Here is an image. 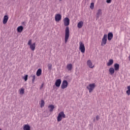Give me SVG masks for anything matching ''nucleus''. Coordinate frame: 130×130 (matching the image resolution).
<instances>
[{"label": "nucleus", "instance_id": "24", "mask_svg": "<svg viewBox=\"0 0 130 130\" xmlns=\"http://www.w3.org/2000/svg\"><path fill=\"white\" fill-rule=\"evenodd\" d=\"M19 94H20V95H23V94L25 93V90L23 88H21L19 90Z\"/></svg>", "mask_w": 130, "mask_h": 130}, {"label": "nucleus", "instance_id": "11", "mask_svg": "<svg viewBox=\"0 0 130 130\" xmlns=\"http://www.w3.org/2000/svg\"><path fill=\"white\" fill-rule=\"evenodd\" d=\"M112 38H113V34H112V32H109L108 34V40L109 41H111Z\"/></svg>", "mask_w": 130, "mask_h": 130}, {"label": "nucleus", "instance_id": "17", "mask_svg": "<svg viewBox=\"0 0 130 130\" xmlns=\"http://www.w3.org/2000/svg\"><path fill=\"white\" fill-rule=\"evenodd\" d=\"M113 64V59H110L108 62L107 63V66L108 67H110V66H112Z\"/></svg>", "mask_w": 130, "mask_h": 130}, {"label": "nucleus", "instance_id": "10", "mask_svg": "<svg viewBox=\"0 0 130 130\" xmlns=\"http://www.w3.org/2000/svg\"><path fill=\"white\" fill-rule=\"evenodd\" d=\"M60 84H61V79H57L55 83V85L56 87H57L58 88H59V87H60Z\"/></svg>", "mask_w": 130, "mask_h": 130}, {"label": "nucleus", "instance_id": "34", "mask_svg": "<svg viewBox=\"0 0 130 130\" xmlns=\"http://www.w3.org/2000/svg\"><path fill=\"white\" fill-rule=\"evenodd\" d=\"M93 121H94V122L95 121V119H93Z\"/></svg>", "mask_w": 130, "mask_h": 130}, {"label": "nucleus", "instance_id": "8", "mask_svg": "<svg viewBox=\"0 0 130 130\" xmlns=\"http://www.w3.org/2000/svg\"><path fill=\"white\" fill-rule=\"evenodd\" d=\"M55 20L56 22H59L61 20V15L59 14L55 15Z\"/></svg>", "mask_w": 130, "mask_h": 130}, {"label": "nucleus", "instance_id": "6", "mask_svg": "<svg viewBox=\"0 0 130 130\" xmlns=\"http://www.w3.org/2000/svg\"><path fill=\"white\" fill-rule=\"evenodd\" d=\"M107 42V35L105 34L104 35V36L102 40L101 46H104V45L106 44Z\"/></svg>", "mask_w": 130, "mask_h": 130}, {"label": "nucleus", "instance_id": "19", "mask_svg": "<svg viewBox=\"0 0 130 130\" xmlns=\"http://www.w3.org/2000/svg\"><path fill=\"white\" fill-rule=\"evenodd\" d=\"M42 73V70H41V69H39L37 71V77H39L40 76H41V74Z\"/></svg>", "mask_w": 130, "mask_h": 130}, {"label": "nucleus", "instance_id": "9", "mask_svg": "<svg viewBox=\"0 0 130 130\" xmlns=\"http://www.w3.org/2000/svg\"><path fill=\"white\" fill-rule=\"evenodd\" d=\"M64 25L65 26H69V25H70V19H69V18L68 17H66L64 19Z\"/></svg>", "mask_w": 130, "mask_h": 130}, {"label": "nucleus", "instance_id": "7", "mask_svg": "<svg viewBox=\"0 0 130 130\" xmlns=\"http://www.w3.org/2000/svg\"><path fill=\"white\" fill-rule=\"evenodd\" d=\"M68 83L67 80L63 81L61 85V89H66V88H68Z\"/></svg>", "mask_w": 130, "mask_h": 130}, {"label": "nucleus", "instance_id": "26", "mask_svg": "<svg viewBox=\"0 0 130 130\" xmlns=\"http://www.w3.org/2000/svg\"><path fill=\"white\" fill-rule=\"evenodd\" d=\"M32 79L31 80L32 84H34L35 82V79H36V76L33 75L32 77Z\"/></svg>", "mask_w": 130, "mask_h": 130}, {"label": "nucleus", "instance_id": "4", "mask_svg": "<svg viewBox=\"0 0 130 130\" xmlns=\"http://www.w3.org/2000/svg\"><path fill=\"white\" fill-rule=\"evenodd\" d=\"M27 44L29 46L30 49H31V50H32V51H34V50H35L36 44L35 43L32 44V40H29Z\"/></svg>", "mask_w": 130, "mask_h": 130}, {"label": "nucleus", "instance_id": "1", "mask_svg": "<svg viewBox=\"0 0 130 130\" xmlns=\"http://www.w3.org/2000/svg\"><path fill=\"white\" fill-rule=\"evenodd\" d=\"M69 38H70V27H69V26H67L65 29V43H67V42H68Z\"/></svg>", "mask_w": 130, "mask_h": 130}, {"label": "nucleus", "instance_id": "35", "mask_svg": "<svg viewBox=\"0 0 130 130\" xmlns=\"http://www.w3.org/2000/svg\"><path fill=\"white\" fill-rule=\"evenodd\" d=\"M60 2H61V1H62V0H59Z\"/></svg>", "mask_w": 130, "mask_h": 130}, {"label": "nucleus", "instance_id": "21", "mask_svg": "<svg viewBox=\"0 0 130 130\" xmlns=\"http://www.w3.org/2000/svg\"><path fill=\"white\" fill-rule=\"evenodd\" d=\"M23 29H24V28L22 26H18L17 27V32H18L19 33H21V32L23 31Z\"/></svg>", "mask_w": 130, "mask_h": 130}, {"label": "nucleus", "instance_id": "2", "mask_svg": "<svg viewBox=\"0 0 130 130\" xmlns=\"http://www.w3.org/2000/svg\"><path fill=\"white\" fill-rule=\"evenodd\" d=\"M63 118H66V114H64V112L63 111H61L58 114L57 117V120L58 122L61 121Z\"/></svg>", "mask_w": 130, "mask_h": 130}, {"label": "nucleus", "instance_id": "36", "mask_svg": "<svg viewBox=\"0 0 130 130\" xmlns=\"http://www.w3.org/2000/svg\"><path fill=\"white\" fill-rule=\"evenodd\" d=\"M0 130H2V129L0 128Z\"/></svg>", "mask_w": 130, "mask_h": 130}, {"label": "nucleus", "instance_id": "23", "mask_svg": "<svg viewBox=\"0 0 130 130\" xmlns=\"http://www.w3.org/2000/svg\"><path fill=\"white\" fill-rule=\"evenodd\" d=\"M30 125L28 124H25L23 126V130H30Z\"/></svg>", "mask_w": 130, "mask_h": 130}, {"label": "nucleus", "instance_id": "3", "mask_svg": "<svg viewBox=\"0 0 130 130\" xmlns=\"http://www.w3.org/2000/svg\"><path fill=\"white\" fill-rule=\"evenodd\" d=\"M96 85L95 83L89 84L87 87L86 88L88 89L89 93H91L94 89H95Z\"/></svg>", "mask_w": 130, "mask_h": 130}, {"label": "nucleus", "instance_id": "27", "mask_svg": "<svg viewBox=\"0 0 130 130\" xmlns=\"http://www.w3.org/2000/svg\"><path fill=\"white\" fill-rule=\"evenodd\" d=\"M41 102V107L42 108V107H43L44 106V104H45L44 101L42 100Z\"/></svg>", "mask_w": 130, "mask_h": 130}, {"label": "nucleus", "instance_id": "18", "mask_svg": "<svg viewBox=\"0 0 130 130\" xmlns=\"http://www.w3.org/2000/svg\"><path fill=\"white\" fill-rule=\"evenodd\" d=\"M109 72L110 75H113V74H114V72H115V70L113 68H110L109 69Z\"/></svg>", "mask_w": 130, "mask_h": 130}, {"label": "nucleus", "instance_id": "32", "mask_svg": "<svg viewBox=\"0 0 130 130\" xmlns=\"http://www.w3.org/2000/svg\"><path fill=\"white\" fill-rule=\"evenodd\" d=\"M44 86V84H42L41 87H40V89H41L42 88H43V86Z\"/></svg>", "mask_w": 130, "mask_h": 130}, {"label": "nucleus", "instance_id": "5", "mask_svg": "<svg viewBox=\"0 0 130 130\" xmlns=\"http://www.w3.org/2000/svg\"><path fill=\"white\" fill-rule=\"evenodd\" d=\"M79 50H80L82 53H85V45L82 42H79Z\"/></svg>", "mask_w": 130, "mask_h": 130}, {"label": "nucleus", "instance_id": "22", "mask_svg": "<svg viewBox=\"0 0 130 130\" xmlns=\"http://www.w3.org/2000/svg\"><path fill=\"white\" fill-rule=\"evenodd\" d=\"M67 69L68 70V71H72V69H73V65L71 63L67 64Z\"/></svg>", "mask_w": 130, "mask_h": 130}, {"label": "nucleus", "instance_id": "15", "mask_svg": "<svg viewBox=\"0 0 130 130\" xmlns=\"http://www.w3.org/2000/svg\"><path fill=\"white\" fill-rule=\"evenodd\" d=\"M83 25H84V22L81 21L78 23L77 27L78 28H79V29H81V28L83 27Z\"/></svg>", "mask_w": 130, "mask_h": 130}, {"label": "nucleus", "instance_id": "25", "mask_svg": "<svg viewBox=\"0 0 130 130\" xmlns=\"http://www.w3.org/2000/svg\"><path fill=\"white\" fill-rule=\"evenodd\" d=\"M127 90L126 91V93L128 95V96H129V95H130V85L127 86Z\"/></svg>", "mask_w": 130, "mask_h": 130}, {"label": "nucleus", "instance_id": "29", "mask_svg": "<svg viewBox=\"0 0 130 130\" xmlns=\"http://www.w3.org/2000/svg\"><path fill=\"white\" fill-rule=\"evenodd\" d=\"M48 70H51L52 68V65L51 64H48Z\"/></svg>", "mask_w": 130, "mask_h": 130}, {"label": "nucleus", "instance_id": "30", "mask_svg": "<svg viewBox=\"0 0 130 130\" xmlns=\"http://www.w3.org/2000/svg\"><path fill=\"white\" fill-rule=\"evenodd\" d=\"M24 80L25 82H26L27 80H28V75H25L24 76Z\"/></svg>", "mask_w": 130, "mask_h": 130}, {"label": "nucleus", "instance_id": "13", "mask_svg": "<svg viewBox=\"0 0 130 130\" xmlns=\"http://www.w3.org/2000/svg\"><path fill=\"white\" fill-rule=\"evenodd\" d=\"M87 66H88L89 68H90V69H93L94 68V66H93V63H92L91 60H88L87 61Z\"/></svg>", "mask_w": 130, "mask_h": 130}, {"label": "nucleus", "instance_id": "14", "mask_svg": "<svg viewBox=\"0 0 130 130\" xmlns=\"http://www.w3.org/2000/svg\"><path fill=\"white\" fill-rule=\"evenodd\" d=\"M114 70L115 71H116V72H118V71H119V64L118 63H115L114 65Z\"/></svg>", "mask_w": 130, "mask_h": 130}, {"label": "nucleus", "instance_id": "20", "mask_svg": "<svg viewBox=\"0 0 130 130\" xmlns=\"http://www.w3.org/2000/svg\"><path fill=\"white\" fill-rule=\"evenodd\" d=\"M48 108L50 112H52V111H53V109H54V106L53 105H50L48 106Z\"/></svg>", "mask_w": 130, "mask_h": 130}, {"label": "nucleus", "instance_id": "33", "mask_svg": "<svg viewBox=\"0 0 130 130\" xmlns=\"http://www.w3.org/2000/svg\"><path fill=\"white\" fill-rule=\"evenodd\" d=\"M100 118V117H99V116H96V120H99Z\"/></svg>", "mask_w": 130, "mask_h": 130}, {"label": "nucleus", "instance_id": "31", "mask_svg": "<svg viewBox=\"0 0 130 130\" xmlns=\"http://www.w3.org/2000/svg\"><path fill=\"white\" fill-rule=\"evenodd\" d=\"M112 1V0H107L106 3H107V4H110L111 3Z\"/></svg>", "mask_w": 130, "mask_h": 130}, {"label": "nucleus", "instance_id": "12", "mask_svg": "<svg viewBox=\"0 0 130 130\" xmlns=\"http://www.w3.org/2000/svg\"><path fill=\"white\" fill-rule=\"evenodd\" d=\"M9 20V17L8 15H5L3 18V24H7L8 20Z\"/></svg>", "mask_w": 130, "mask_h": 130}, {"label": "nucleus", "instance_id": "28", "mask_svg": "<svg viewBox=\"0 0 130 130\" xmlns=\"http://www.w3.org/2000/svg\"><path fill=\"white\" fill-rule=\"evenodd\" d=\"M90 8L91 10H93V9H94V3H91L90 4Z\"/></svg>", "mask_w": 130, "mask_h": 130}, {"label": "nucleus", "instance_id": "16", "mask_svg": "<svg viewBox=\"0 0 130 130\" xmlns=\"http://www.w3.org/2000/svg\"><path fill=\"white\" fill-rule=\"evenodd\" d=\"M102 15V10L101 9H99L96 13V17L99 18L100 16Z\"/></svg>", "mask_w": 130, "mask_h": 130}]
</instances>
